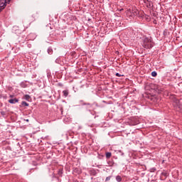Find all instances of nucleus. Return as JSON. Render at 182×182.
Instances as JSON below:
<instances>
[{
    "instance_id": "nucleus-14",
    "label": "nucleus",
    "mask_w": 182,
    "mask_h": 182,
    "mask_svg": "<svg viewBox=\"0 0 182 182\" xmlns=\"http://www.w3.org/2000/svg\"><path fill=\"white\" fill-rule=\"evenodd\" d=\"M10 97H14V95H10Z\"/></svg>"
},
{
    "instance_id": "nucleus-3",
    "label": "nucleus",
    "mask_w": 182,
    "mask_h": 182,
    "mask_svg": "<svg viewBox=\"0 0 182 182\" xmlns=\"http://www.w3.org/2000/svg\"><path fill=\"white\" fill-rule=\"evenodd\" d=\"M19 102V100L14 98V99H11L9 100V103H11V105H15V103H18Z\"/></svg>"
},
{
    "instance_id": "nucleus-15",
    "label": "nucleus",
    "mask_w": 182,
    "mask_h": 182,
    "mask_svg": "<svg viewBox=\"0 0 182 182\" xmlns=\"http://www.w3.org/2000/svg\"><path fill=\"white\" fill-rule=\"evenodd\" d=\"M26 122H29V119H27Z\"/></svg>"
},
{
    "instance_id": "nucleus-5",
    "label": "nucleus",
    "mask_w": 182,
    "mask_h": 182,
    "mask_svg": "<svg viewBox=\"0 0 182 182\" xmlns=\"http://www.w3.org/2000/svg\"><path fill=\"white\" fill-rule=\"evenodd\" d=\"M63 93L65 97H68V95H69V92H68V90L63 91Z\"/></svg>"
},
{
    "instance_id": "nucleus-6",
    "label": "nucleus",
    "mask_w": 182,
    "mask_h": 182,
    "mask_svg": "<svg viewBox=\"0 0 182 182\" xmlns=\"http://www.w3.org/2000/svg\"><path fill=\"white\" fill-rule=\"evenodd\" d=\"M132 12L134 15H137V14H139V11H137V9H136L135 8L132 9Z\"/></svg>"
},
{
    "instance_id": "nucleus-7",
    "label": "nucleus",
    "mask_w": 182,
    "mask_h": 182,
    "mask_svg": "<svg viewBox=\"0 0 182 182\" xmlns=\"http://www.w3.org/2000/svg\"><path fill=\"white\" fill-rule=\"evenodd\" d=\"M106 157H107V159H110V157H112V153L107 152L106 153Z\"/></svg>"
},
{
    "instance_id": "nucleus-4",
    "label": "nucleus",
    "mask_w": 182,
    "mask_h": 182,
    "mask_svg": "<svg viewBox=\"0 0 182 182\" xmlns=\"http://www.w3.org/2000/svg\"><path fill=\"white\" fill-rule=\"evenodd\" d=\"M24 99L26 100H28V102H29V100H31V96H29L28 95H24Z\"/></svg>"
},
{
    "instance_id": "nucleus-1",
    "label": "nucleus",
    "mask_w": 182,
    "mask_h": 182,
    "mask_svg": "<svg viewBox=\"0 0 182 182\" xmlns=\"http://www.w3.org/2000/svg\"><path fill=\"white\" fill-rule=\"evenodd\" d=\"M143 46L145 49H151V48H153V41L151 38H145L144 39Z\"/></svg>"
},
{
    "instance_id": "nucleus-8",
    "label": "nucleus",
    "mask_w": 182,
    "mask_h": 182,
    "mask_svg": "<svg viewBox=\"0 0 182 182\" xmlns=\"http://www.w3.org/2000/svg\"><path fill=\"white\" fill-rule=\"evenodd\" d=\"M116 180H117V181H118V182L122 181V176H117L116 177Z\"/></svg>"
},
{
    "instance_id": "nucleus-2",
    "label": "nucleus",
    "mask_w": 182,
    "mask_h": 182,
    "mask_svg": "<svg viewBox=\"0 0 182 182\" xmlns=\"http://www.w3.org/2000/svg\"><path fill=\"white\" fill-rule=\"evenodd\" d=\"M9 2H11V0H0V12L5 9V6H6L5 4H9Z\"/></svg>"
},
{
    "instance_id": "nucleus-11",
    "label": "nucleus",
    "mask_w": 182,
    "mask_h": 182,
    "mask_svg": "<svg viewBox=\"0 0 182 182\" xmlns=\"http://www.w3.org/2000/svg\"><path fill=\"white\" fill-rule=\"evenodd\" d=\"M110 178H112V176H108L106 178L105 181H109Z\"/></svg>"
},
{
    "instance_id": "nucleus-13",
    "label": "nucleus",
    "mask_w": 182,
    "mask_h": 182,
    "mask_svg": "<svg viewBox=\"0 0 182 182\" xmlns=\"http://www.w3.org/2000/svg\"><path fill=\"white\" fill-rule=\"evenodd\" d=\"M144 3L146 4V2H149V0H144Z\"/></svg>"
},
{
    "instance_id": "nucleus-16",
    "label": "nucleus",
    "mask_w": 182,
    "mask_h": 182,
    "mask_svg": "<svg viewBox=\"0 0 182 182\" xmlns=\"http://www.w3.org/2000/svg\"><path fill=\"white\" fill-rule=\"evenodd\" d=\"M87 105H89V106H90V104H87Z\"/></svg>"
},
{
    "instance_id": "nucleus-9",
    "label": "nucleus",
    "mask_w": 182,
    "mask_h": 182,
    "mask_svg": "<svg viewBox=\"0 0 182 182\" xmlns=\"http://www.w3.org/2000/svg\"><path fill=\"white\" fill-rule=\"evenodd\" d=\"M21 105H22V106H26V107L29 106V104H28V103H27L26 102H25V101L22 102H21Z\"/></svg>"
},
{
    "instance_id": "nucleus-12",
    "label": "nucleus",
    "mask_w": 182,
    "mask_h": 182,
    "mask_svg": "<svg viewBox=\"0 0 182 182\" xmlns=\"http://www.w3.org/2000/svg\"><path fill=\"white\" fill-rule=\"evenodd\" d=\"M116 76H118V77H120V76H122V75L119 73H117Z\"/></svg>"
},
{
    "instance_id": "nucleus-10",
    "label": "nucleus",
    "mask_w": 182,
    "mask_h": 182,
    "mask_svg": "<svg viewBox=\"0 0 182 182\" xmlns=\"http://www.w3.org/2000/svg\"><path fill=\"white\" fill-rule=\"evenodd\" d=\"M151 76H153L154 77H156V76H157V73L156 71L152 72Z\"/></svg>"
}]
</instances>
